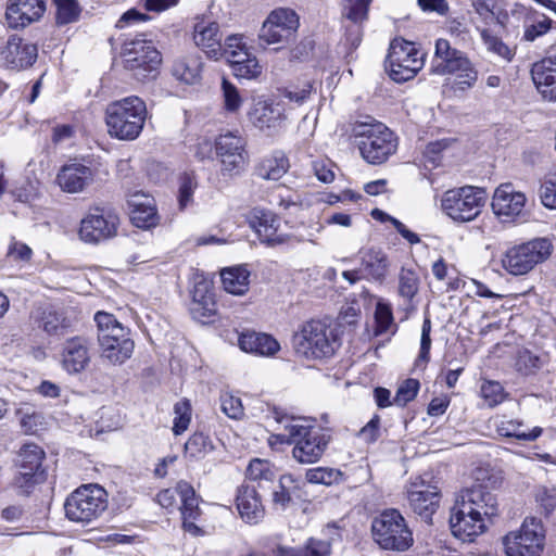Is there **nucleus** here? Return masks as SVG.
Returning a JSON list of instances; mask_svg holds the SVG:
<instances>
[{
  "instance_id": "39",
  "label": "nucleus",
  "mask_w": 556,
  "mask_h": 556,
  "mask_svg": "<svg viewBox=\"0 0 556 556\" xmlns=\"http://www.w3.org/2000/svg\"><path fill=\"white\" fill-rule=\"evenodd\" d=\"M36 320L40 328L51 336L63 334L70 327L67 319L63 313L53 306H47L38 311Z\"/></svg>"
},
{
  "instance_id": "17",
  "label": "nucleus",
  "mask_w": 556,
  "mask_h": 556,
  "mask_svg": "<svg viewBox=\"0 0 556 556\" xmlns=\"http://www.w3.org/2000/svg\"><path fill=\"white\" fill-rule=\"evenodd\" d=\"M118 216L101 207L89 210L80 220L79 238L87 243H99L113 238L117 232Z\"/></svg>"
},
{
  "instance_id": "9",
  "label": "nucleus",
  "mask_w": 556,
  "mask_h": 556,
  "mask_svg": "<svg viewBox=\"0 0 556 556\" xmlns=\"http://www.w3.org/2000/svg\"><path fill=\"white\" fill-rule=\"evenodd\" d=\"M486 202L482 188L465 186L447 190L441 200L443 212L458 223L471 222L479 216Z\"/></svg>"
},
{
  "instance_id": "45",
  "label": "nucleus",
  "mask_w": 556,
  "mask_h": 556,
  "mask_svg": "<svg viewBox=\"0 0 556 556\" xmlns=\"http://www.w3.org/2000/svg\"><path fill=\"white\" fill-rule=\"evenodd\" d=\"M305 478L309 483L332 485L342 480L343 473L333 468L316 467L308 469Z\"/></svg>"
},
{
  "instance_id": "55",
  "label": "nucleus",
  "mask_w": 556,
  "mask_h": 556,
  "mask_svg": "<svg viewBox=\"0 0 556 556\" xmlns=\"http://www.w3.org/2000/svg\"><path fill=\"white\" fill-rule=\"evenodd\" d=\"M535 501L542 511L548 516L556 507V488L545 485L536 488Z\"/></svg>"
},
{
  "instance_id": "51",
  "label": "nucleus",
  "mask_w": 556,
  "mask_h": 556,
  "mask_svg": "<svg viewBox=\"0 0 556 556\" xmlns=\"http://www.w3.org/2000/svg\"><path fill=\"white\" fill-rule=\"evenodd\" d=\"M375 320L377 325V333L388 331L393 326V313L391 304L379 299L375 309Z\"/></svg>"
},
{
  "instance_id": "12",
  "label": "nucleus",
  "mask_w": 556,
  "mask_h": 556,
  "mask_svg": "<svg viewBox=\"0 0 556 556\" xmlns=\"http://www.w3.org/2000/svg\"><path fill=\"white\" fill-rule=\"evenodd\" d=\"M553 250L551 240L538 238L509 249L503 258L505 269L513 275H525L548 258Z\"/></svg>"
},
{
  "instance_id": "20",
  "label": "nucleus",
  "mask_w": 556,
  "mask_h": 556,
  "mask_svg": "<svg viewBox=\"0 0 556 556\" xmlns=\"http://www.w3.org/2000/svg\"><path fill=\"white\" fill-rule=\"evenodd\" d=\"M92 342L84 336L66 339L61 350V366L70 375L85 371L91 362Z\"/></svg>"
},
{
  "instance_id": "27",
  "label": "nucleus",
  "mask_w": 556,
  "mask_h": 556,
  "mask_svg": "<svg viewBox=\"0 0 556 556\" xmlns=\"http://www.w3.org/2000/svg\"><path fill=\"white\" fill-rule=\"evenodd\" d=\"M191 295L190 313L195 320L204 323L205 318L215 315L217 305L208 280L195 276Z\"/></svg>"
},
{
  "instance_id": "6",
  "label": "nucleus",
  "mask_w": 556,
  "mask_h": 556,
  "mask_svg": "<svg viewBox=\"0 0 556 556\" xmlns=\"http://www.w3.org/2000/svg\"><path fill=\"white\" fill-rule=\"evenodd\" d=\"M362 157L369 164L380 165L397 149L395 135L382 123H359L354 127Z\"/></svg>"
},
{
  "instance_id": "4",
  "label": "nucleus",
  "mask_w": 556,
  "mask_h": 556,
  "mask_svg": "<svg viewBox=\"0 0 556 556\" xmlns=\"http://www.w3.org/2000/svg\"><path fill=\"white\" fill-rule=\"evenodd\" d=\"M109 506L108 493L99 484H83L65 500L66 518L83 527L97 522Z\"/></svg>"
},
{
  "instance_id": "1",
  "label": "nucleus",
  "mask_w": 556,
  "mask_h": 556,
  "mask_svg": "<svg viewBox=\"0 0 556 556\" xmlns=\"http://www.w3.org/2000/svg\"><path fill=\"white\" fill-rule=\"evenodd\" d=\"M283 430L277 434L280 442L293 443V458L300 464H314L324 455L331 441L328 429L316 427L312 420L303 417H276Z\"/></svg>"
},
{
  "instance_id": "52",
  "label": "nucleus",
  "mask_w": 556,
  "mask_h": 556,
  "mask_svg": "<svg viewBox=\"0 0 556 556\" xmlns=\"http://www.w3.org/2000/svg\"><path fill=\"white\" fill-rule=\"evenodd\" d=\"M174 425L173 432L176 435L185 432L191 420V407L188 401L177 402L174 406Z\"/></svg>"
},
{
  "instance_id": "59",
  "label": "nucleus",
  "mask_w": 556,
  "mask_h": 556,
  "mask_svg": "<svg viewBox=\"0 0 556 556\" xmlns=\"http://www.w3.org/2000/svg\"><path fill=\"white\" fill-rule=\"evenodd\" d=\"M542 204L548 208H556V174L545 177L540 188Z\"/></svg>"
},
{
  "instance_id": "18",
  "label": "nucleus",
  "mask_w": 556,
  "mask_h": 556,
  "mask_svg": "<svg viewBox=\"0 0 556 556\" xmlns=\"http://www.w3.org/2000/svg\"><path fill=\"white\" fill-rule=\"evenodd\" d=\"M250 226L256 231L260 240L268 247H275L285 243L313 241L302 236L278 233L280 219L270 211L255 207L248 216Z\"/></svg>"
},
{
  "instance_id": "28",
  "label": "nucleus",
  "mask_w": 556,
  "mask_h": 556,
  "mask_svg": "<svg viewBox=\"0 0 556 556\" xmlns=\"http://www.w3.org/2000/svg\"><path fill=\"white\" fill-rule=\"evenodd\" d=\"M531 76L542 98L549 102H556V54L534 63Z\"/></svg>"
},
{
  "instance_id": "57",
  "label": "nucleus",
  "mask_w": 556,
  "mask_h": 556,
  "mask_svg": "<svg viewBox=\"0 0 556 556\" xmlns=\"http://www.w3.org/2000/svg\"><path fill=\"white\" fill-rule=\"evenodd\" d=\"M541 366L542 361L539 356L527 350L519 352L516 361V368L519 372L523 375H530L540 369Z\"/></svg>"
},
{
  "instance_id": "36",
  "label": "nucleus",
  "mask_w": 556,
  "mask_h": 556,
  "mask_svg": "<svg viewBox=\"0 0 556 556\" xmlns=\"http://www.w3.org/2000/svg\"><path fill=\"white\" fill-rule=\"evenodd\" d=\"M282 118V111L278 104L257 101L249 112L250 122L258 129L277 127Z\"/></svg>"
},
{
  "instance_id": "40",
  "label": "nucleus",
  "mask_w": 556,
  "mask_h": 556,
  "mask_svg": "<svg viewBox=\"0 0 556 556\" xmlns=\"http://www.w3.org/2000/svg\"><path fill=\"white\" fill-rule=\"evenodd\" d=\"M202 61L200 55H187L173 65V75L186 84H195L201 78Z\"/></svg>"
},
{
  "instance_id": "38",
  "label": "nucleus",
  "mask_w": 556,
  "mask_h": 556,
  "mask_svg": "<svg viewBox=\"0 0 556 556\" xmlns=\"http://www.w3.org/2000/svg\"><path fill=\"white\" fill-rule=\"evenodd\" d=\"M224 289L231 294H244L250 285V271L245 266L225 268L220 273Z\"/></svg>"
},
{
  "instance_id": "22",
  "label": "nucleus",
  "mask_w": 556,
  "mask_h": 556,
  "mask_svg": "<svg viewBox=\"0 0 556 556\" xmlns=\"http://www.w3.org/2000/svg\"><path fill=\"white\" fill-rule=\"evenodd\" d=\"M527 198L516 191L511 184L500 185L493 194L492 210L503 222H514L523 216Z\"/></svg>"
},
{
  "instance_id": "35",
  "label": "nucleus",
  "mask_w": 556,
  "mask_h": 556,
  "mask_svg": "<svg viewBox=\"0 0 556 556\" xmlns=\"http://www.w3.org/2000/svg\"><path fill=\"white\" fill-rule=\"evenodd\" d=\"M128 203L131 207L130 219L136 227L149 229L159 224L160 217L155 208L154 199L143 194H135Z\"/></svg>"
},
{
  "instance_id": "34",
  "label": "nucleus",
  "mask_w": 556,
  "mask_h": 556,
  "mask_svg": "<svg viewBox=\"0 0 556 556\" xmlns=\"http://www.w3.org/2000/svg\"><path fill=\"white\" fill-rule=\"evenodd\" d=\"M239 348L256 356H274L279 350L280 344L270 334L256 331H244L238 337Z\"/></svg>"
},
{
  "instance_id": "14",
  "label": "nucleus",
  "mask_w": 556,
  "mask_h": 556,
  "mask_svg": "<svg viewBox=\"0 0 556 556\" xmlns=\"http://www.w3.org/2000/svg\"><path fill=\"white\" fill-rule=\"evenodd\" d=\"M406 497L410 509L426 522H430L440 506L441 492L430 475H422L407 483Z\"/></svg>"
},
{
  "instance_id": "43",
  "label": "nucleus",
  "mask_w": 556,
  "mask_h": 556,
  "mask_svg": "<svg viewBox=\"0 0 556 556\" xmlns=\"http://www.w3.org/2000/svg\"><path fill=\"white\" fill-rule=\"evenodd\" d=\"M212 450V441L202 432L192 434L185 443V455L194 460L202 459Z\"/></svg>"
},
{
  "instance_id": "26",
  "label": "nucleus",
  "mask_w": 556,
  "mask_h": 556,
  "mask_svg": "<svg viewBox=\"0 0 556 556\" xmlns=\"http://www.w3.org/2000/svg\"><path fill=\"white\" fill-rule=\"evenodd\" d=\"M450 527L453 535L463 542H472L486 528L485 520L467 514L466 509L456 503L451 510Z\"/></svg>"
},
{
  "instance_id": "46",
  "label": "nucleus",
  "mask_w": 556,
  "mask_h": 556,
  "mask_svg": "<svg viewBox=\"0 0 556 556\" xmlns=\"http://www.w3.org/2000/svg\"><path fill=\"white\" fill-rule=\"evenodd\" d=\"M480 394L491 408L500 405L508 397V393L505 391L504 387L493 380H484L481 383Z\"/></svg>"
},
{
  "instance_id": "29",
  "label": "nucleus",
  "mask_w": 556,
  "mask_h": 556,
  "mask_svg": "<svg viewBox=\"0 0 556 556\" xmlns=\"http://www.w3.org/2000/svg\"><path fill=\"white\" fill-rule=\"evenodd\" d=\"M93 179L92 168L80 163L64 165L56 176L61 189L68 193L83 192L93 182Z\"/></svg>"
},
{
  "instance_id": "33",
  "label": "nucleus",
  "mask_w": 556,
  "mask_h": 556,
  "mask_svg": "<svg viewBox=\"0 0 556 556\" xmlns=\"http://www.w3.org/2000/svg\"><path fill=\"white\" fill-rule=\"evenodd\" d=\"M361 274L364 279L382 283L388 275L390 262L381 249L361 251Z\"/></svg>"
},
{
  "instance_id": "30",
  "label": "nucleus",
  "mask_w": 556,
  "mask_h": 556,
  "mask_svg": "<svg viewBox=\"0 0 556 556\" xmlns=\"http://www.w3.org/2000/svg\"><path fill=\"white\" fill-rule=\"evenodd\" d=\"M194 43L214 60L223 56L222 34L216 22L200 20L193 27Z\"/></svg>"
},
{
  "instance_id": "61",
  "label": "nucleus",
  "mask_w": 556,
  "mask_h": 556,
  "mask_svg": "<svg viewBox=\"0 0 556 556\" xmlns=\"http://www.w3.org/2000/svg\"><path fill=\"white\" fill-rule=\"evenodd\" d=\"M303 554L305 556H330L331 543L330 541L311 538L303 546Z\"/></svg>"
},
{
  "instance_id": "56",
  "label": "nucleus",
  "mask_w": 556,
  "mask_h": 556,
  "mask_svg": "<svg viewBox=\"0 0 556 556\" xmlns=\"http://www.w3.org/2000/svg\"><path fill=\"white\" fill-rule=\"evenodd\" d=\"M344 15L348 20L366 21L368 16V7L371 0H343Z\"/></svg>"
},
{
  "instance_id": "24",
  "label": "nucleus",
  "mask_w": 556,
  "mask_h": 556,
  "mask_svg": "<svg viewBox=\"0 0 556 556\" xmlns=\"http://www.w3.org/2000/svg\"><path fill=\"white\" fill-rule=\"evenodd\" d=\"M236 506L245 523L257 525L265 516L262 496L254 483H243L237 489Z\"/></svg>"
},
{
  "instance_id": "58",
  "label": "nucleus",
  "mask_w": 556,
  "mask_h": 556,
  "mask_svg": "<svg viewBox=\"0 0 556 556\" xmlns=\"http://www.w3.org/2000/svg\"><path fill=\"white\" fill-rule=\"evenodd\" d=\"M220 408L226 416L232 419H240L244 414L241 400L230 393L220 395Z\"/></svg>"
},
{
  "instance_id": "31",
  "label": "nucleus",
  "mask_w": 556,
  "mask_h": 556,
  "mask_svg": "<svg viewBox=\"0 0 556 556\" xmlns=\"http://www.w3.org/2000/svg\"><path fill=\"white\" fill-rule=\"evenodd\" d=\"M46 11L43 0H14L5 12L7 21L10 27H25L39 20Z\"/></svg>"
},
{
  "instance_id": "41",
  "label": "nucleus",
  "mask_w": 556,
  "mask_h": 556,
  "mask_svg": "<svg viewBox=\"0 0 556 556\" xmlns=\"http://www.w3.org/2000/svg\"><path fill=\"white\" fill-rule=\"evenodd\" d=\"M223 56L226 58L233 72L235 67L242 65L244 61L254 55L250 52L241 35H231L225 40Z\"/></svg>"
},
{
  "instance_id": "8",
  "label": "nucleus",
  "mask_w": 556,
  "mask_h": 556,
  "mask_svg": "<svg viewBox=\"0 0 556 556\" xmlns=\"http://www.w3.org/2000/svg\"><path fill=\"white\" fill-rule=\"evenodd\" d=\"M179 495L181 506L179 507L182 519V529L192 536L203 534L200 526L202 510L199 506V497L192 485L186 481H179L175 489H165L157 493L156 502L166 509L176 506V496Z\"/></svg>"
},
{
  "instance_id": "47",
  "label": "nucleus",
  "mask_w": 556,
  "mask_h": 556,
  "mask_svg": "<svg viewBox=\"0 0 556 556\" xmlns=\"http://www.w3.org/2000/svg\"><path fill=\"white\" fill-rule=\"evenodd\" d=\"M247 476L250 480L249 483H254L257 489H264L263 481L269 482L271 480L273 472L267 462L255 458L250 462L247 469Z\"/></svg>"
},
{
  "instance_id": "49",
  "label": "nucleus",
  "mask_w": 556,
  "mask_h": 556,
  "mask_svg": "<svg viewBox=\"0 0 556 556\" xmlns=\"http://www.w3.org/2000/svg\"><path fill=\"white\" fill-rule=\"evenodd\" d=\"M480 35L488 51L501 56L506 61L513 60L515 51L506 43H504L501 38L492 35L488 29H482Z\"/></svg>"
},
{
  "instance_id": "42",
  "label": "nucleus",
  "mask_w": 556,
  "mask_h": 556,
  "mask_svg": "<svg viewBox=\"0 0 556 556\" xmlns=\"http://www.w3.org/2000/svg\"><path fill=\"white\" fill-rule=\"evenodd\" d=\"M551 28L552 20L544 14L538 15L534 12L533 16H527L525 21L522 39L532 42L547 34Z\"/></svg>"
},
{
  "instance_id": "50",
  "label": "nucleus",
  "mask_w": 556,
  "mask_h": 556,
  "mask_svg": "<svg viewBox=\"0 0 556 556\" xmlns=\"http://www.w3.org/2000/svg\"><path fill=\"white\" fill-rule=\"evenodd\" d=\"M419 278L410 269H402L399 276V294L410 301L418 292Z\"/></svg>"
},
{
  "instance_id": "64",
  "label": "nucleus",
  "mask_w": 556,
  "mask_h": 556,
  "mask_svg": "<svg viewBox=\"0 0 556 556\" xmlns=\"http://www.w3.org/2000/svg\"><path fill=\"white\" fill-rule=\"evenodd\" d=\"M31 249L23 242L13 241L9 245L8 256L13 261L28 262L31 258Z\"/></svg>"
},
{
  "instance_id": "13",
  "label": "nucleus",
  "mask_w": 556,
  "mask_h": 556,
  "mask_svg": "<svg viewBox=\"0 0 556 556\" xmlns=\"http://www.w3.org/2000/svg\"><path fill=\"white\" fill-rule=\"evenodd\" d=\"M544 529L540 519L526 518L518 531L505 535L503 544L507 556H540L544 546Z\"/></svg>"
},
{
  "instance_id": "11",
  "label": "nucleus",
  "mask_w": 556,
  "mask_h": 556,
  "mask_svg": "<svg viewBox=\"0 0 556 556\" xmlns=\"http://www.w3.org/2000/svg\"><path fill=\"white\" fill-rule=\"evenodd\" d=\"M424 59L413 42L394 39L386 59L389 76L396 83L407 81L422 68Z\"/></svg>"
},
{
  "instance_id": "60",
  "label": "nucleus",
  "mask_w": 556,
  "mask_h": 556,
  "mask_svg": "<svg viewBox=\"0 0 556 556\" xmlns=\"http://www.w3.org/2000/svg\"><path fill=\"white\" fill-rule=\"evenodd\" d=\"M286 482H291V479L289 477H281L273 488L271 501L276 508L285 509L291 501V495L286 486Z\"/></svg>"
},
{
  "instance_id": "63",
  "label": "nucleus",
  "mask_w": 556,
  "mask_h": 556,
  "mask_svg": "<svg viewBox=\"0 0 556 556\" xmlns=\"http://www.w3.org/2000/svg\"><path fill=\"white\" fill-rule=\"evenodd\" d=\"M262 73V66L258 63L256 56L244 61L242 65L235 67L233 74L237 77L252 79L256 78Z\"/></svg>"
},
{
  "instance_id": "32",
  "label": "nucleus",
  "mask_w": 556,
  "mask_h": 556,
  "mask_svg": "<svg viewBox=\"0 0 556 556\" xmlns=\"http://www.w3.org/2000/svg\"><path fill=\"white\" fill-rule=\"evenodd\" d=\"M493 427L500 437L516 439L522 442H533L543 433L541 427L535 426L528 429L522 419L513 418L505 414L493 418Z\"/></svg>"
},
{
  "instance_id": "5",
  "label": "nucleus",
  "mask_w": 556,
  "mask_h": 556,
  "mask_svg": "<svg viewBox=\"0 0 556 556\" xmlns=\"http://www.w3.org/2000/svg\"><path fill=\"white\" fill-rule=\"evenodd\" d=\"M298 354L308 359L331 357L340 348V340L333 328L321 320L306 321L293 337Z\"/></svg>"
},
{
  "instance_id": "16",
  "label": "nucleus",
  "mask_w": 556,
  "mask_h": 556,
  "mask_svg": "<svg viewBox=\"0 0 556 556\" xmlns=\"http://www.w3.org/2000/svg\"><path fill=\"white\" fill-rule=\"evenodd\" d=\"M245 148L247 141L238 131H227L215 139V151L224 174L233 176L244 170L249 162Z\"/></svg>"
},
{
  "instance_id": "48",
  "label": "nucleus",
  "mask_w": 556,
  "mask_h": 556,
  "mask_svg": "<svg viewBox=\"0 0 556 556\" xmlns=\"http://www.w3.org/2000/svg\"><path fill=\"white\" fill-rule=\"evenodd\" d=\"M457 75V79L455 81L454 88L458 91H466L475 87L478 81L479 73L470 59L463 64L460 68H457L455 73Z\"/></svg>"
},
{
  "instance_id": "21",
  "label": "nucleus",
  "mask_w": 556,
  "mask_h": 556,
  "mask_svg": "<svg viewBox=\"0 0 556 556\" xmlns=\"http://www.w3.org/2000/svg\"><path fill=\"white\" fill-rule=\"evenodd\" d=\"M43 457V450L34 443H26L21 447L16 458L18 475L14 479L17 486H29L42 479L41 464Z\"/></svg>"
},
{
  "instance_id": "15",
  "label": "nucleus",
  "mask_w": 556,
  "mask_h": 556,
  "mask_svg": "<svg viewBox=\"0 0 556 556\" xmlns=\"http://www.w3.org/2000/svg\"><path fill=\"white\" fill-rule=\"evenodd\" d=\"M299 25L295 11L288 8L275 9L261 26L258 45L264 48L269 45H287L292 40Z\"/></svg>"
},
{
  "instance_id": "53",
  "label": "nucleus",
  "mask_w": 556,
  "mask_h": 556,
  "mask_svg": "<svg viewBox=\"0 0 556 556\" xmlns=\"http://www.w3.org/2000/svg\"><path fill=\"white\" fill-rule=\"evenodd\" d=\"M419 387L420 383L416 379L409 378L404 380L396 390L393 403L401 407L405 406L416 397Z\"/></svg>"
},
{
  "instance_id": "19",
  "label": "nucleus",
  "mask_w": 556,
  "mask_h": 556,
  "mask_svg": "<svg viewBox=\"0 0 556 556\" xmlns=\"http://www.w3.org/2000/svg\"><path fill=\"white\" fill-rule=\"evenodd\" d=\"M456 504L466 509L467 514H473L485 520L496 516L498 503L495 494L482 484L472 485L463 490L456 497Z\"/></svg>"
},
{
  "instance_id": "10",
  "label": "nucleus",
  "mask_w": 556,
  "mask_h": 556,
  "mask_svg": "<svg viewBox=\"0 0 556 556\" xmlns=\"http://www.w3.org/2000/svg\"><path fill=\"white\" fill-rule=\"evenodd\" d=\"M124 66L139 81L153 79L162 62L161 53L152 41L136 38L123 46Z\"/></svg>"
},
{
  "instance_id": "37",
  "label": "nucleus",
  "mask_w": 556,
  "mask_h": 556,
  "mask_svg": "<svg viewBox=\"0 0 556 556\" xmlns=\"http://www.w3.org/2000/svg\"><path fill=\"white\" fill-rule=\"evenodd\" d=\"M289 166L285 153L276 151L261 161L255 168V174L266 180H279L288 172Z\"/></svg>"
},
{
  "instance_id": "3",
  "label": "nucleus",
  "mask_w": 556,
  "mask_h": 556,
  "mask_svg": "<svg viewBox=\"0 0 556 556\" xmlns=\"http://www.w3.org/2000/svg\"><path fill=\"white\" fill-rule=\"evenodd\" d=\"M98 328L100 355L112 365H122L132 355L135 342L130 331L113 314L98 312L94 315Z\"/></svg>"
},
{
  "instance_id": "23",
  "label": "nucleus",
  "mask_w": 556,
  "mask_h": 556,
  "mask_svg": "<svg viewBox=\"0 0 556 556\" xmlns=\"http://www.w3.org/2000/svg\"><path fill=\"white\" fill-rule=\"evenodd\" d=\"M0 55L7 67L25 70L35 63L38 49L36 45L25 41L17 35H12L1 49Z\"/></svg>"
},
{
  "instance_id": "44",
  "label": "nucleus",
  "mask_w": 556,
  "mask_h": 556,
  "mask_svg": "<svg viewBox=\"0 0 556 556\" xmlns=\"http://www.w3.org/2000/svg\"><path fill=\"white\" fill-rule=\"evenodd\" d=\"M53 2L56 8L58 25H67L78 21L81 9L77 0H53Z\"/></svg>"
},
{
  "instance_id": "2",
  "label": "nucleus",
  "mask_w": 556,
  "mask_h": 556,
  "mask_svg": "<svg viewBox=\"0 0 556 556\" xmlns=\"http://www.w3.org/2000/svg\"><path fill=\"white\" fill-rule=\"evenodd\" d=\"M147 116V104L137 96L113 101L105 109L108 132L118 140H135L141 134Z\"/></svg>"
},
{
  "instance_id": "25",
  "label": "nucleus",
  "mask_w": 556,
  "mask_h": 556,
  "mask_svg": "<svg viewBox=\"0 0 556 556\" xmlns=\"http://www.w3.org/2000/svg\"><path fill=\"white\" fill-rule=\"evenodd\" d=\"M469 60L467 54L453 48L448 40L440 38L435 41L431 73L437 75H453Z\"/></svg>"
},
{
  "instance_id": "7",
  "label": "nucleus",
  "mask_w": 556,
  "mask_h": 556,
  "mask_svg": "<svg viewBox=\"0 0 556 556\" xmlns=\"http://www.w3.org/2000/svg\"><path fill=\"white\" fill-rule=\"evenodd\" d=\"M371 532L375 542L383 549L404 552L414 543L413 532L395 508L384 509L375 517Z\"/></svg>"
},
{
  "instance_id": "54",
  "label": "nucleus",
  "mask_w": 556,
  "mask_h": 556,
  "mask_svg": "<svg viewBox=\"0 0 556 556\" xmlns=\"http://www.w3.org/2000/svg\"><path fill=\"white\" fill-rule=\"evenodd\" d=\"M224 108L228 113H237L242 105V97L239 90L227 79L222 81Z\"/></svg>"
},
{
  "instance_id": "62",
  "label": "nucleus",
  "mask_w": 556,
  "mask_h": 556,
  "mask_svg": "<svg viewBox=\"0 0 556 556\" xmlns=\"http://www.w3.org/2000/svg\"><path fill=\"white\" fill-rule=\"evenodd\" d=\"M195 186H197V182L194 181V179L191 176L186 175L181 178V182L179 186V194H178L179 207L181 210L186 208L192 202V195H193Z\"/></svg>"
}]
</instances>
